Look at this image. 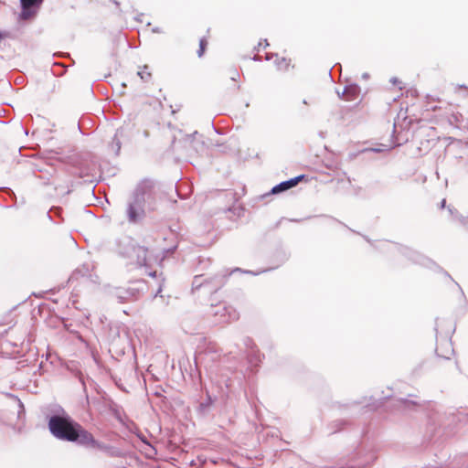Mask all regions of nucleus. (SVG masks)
<instances>
[{
  "instance_id": "obj_1",
  "label": "nucleus",
  "mask_w": 468,
  "mask_h": 468,
  "mask_svg": "<svg viewBox=\"0 0 468 468\" xmlns=\"http://www.w3.org/2000/svg\"><path fill=\"white\" fill-rule=\"evenodd\" d=\"M154 195L153 185L149 182H142L136 187L133 201L128 205L126 214L130 223H137L144 216V205L154 203Z\"/></svg>"
},
{
  "instance_id": "obj_2",
  "label": "nucleus",
  "mask_w": 468,
  "mask_h": 468,
  "mask_svg": "<svg viewBox=\"0 0 468 468\" xmlns=\"http://www.w3.org/2000/svg\"><path fill=\"white\" fill-rule=\"evenodd\" d=\"M78 428H80V423L69 417L55 415L48 420V429L51 434L62 441H76Z\"/></svg>"
},
{
  "instance_id": "obj_3",
  "label": "nucleus",
  "mask_w": 468,
  "mask_h": 468,
  "mask_svg": "<svg viewBox=\"0 0 468 468\" xmlns=\"http://www.w3.org/2000/svg\"><path fill=\"white\" fill-rule=\"evenodd\" d=\"M76 441H79L80 444L88 447L101 448L100 443L94 439L93 435L85 430L80 424V428L77 430Z\"/></svg>"
},
{
  "instance_id": "obj_4",
  "label": "nucleus",
  "mask_w": 468,
  "mask_h": 468,
  "mask_svg": "<svg viewBox=\"0 0 468 468\" xmlns=\"http://www.w3.org/2000/svg\"><path fill=\"white\" fill-rule=\"evenodd\" d=\"M133 253L136 257L137 263L141 266H146L149 263V250L144 246H135Z\"/></svg>"
},
{
  "instance_id": "obj_5",
  "label": "nucleus",
  "mask_w": 468,
  "mask_h": 468,
  "mask_svg": "<svg viewBox=\"0 0 468 468\" xmlns=\"http://www.w3.org/2000/svg\"><path fill=\"white\" fill-rule=\"evenodd\" d=\"M304 178L303 175L298 176L290 180L280 183L272 188V193H280L285 190H288L293 186H295L299 182H301Z\"/></svg>"
},
{
  "instance_id": "obj_6",
  "label": "nucleus",
  "mask_w": 468,
  "mask_h": 468,
  "mask_svg": "<svg viewBox=\"0 0 468 468\" xmlns=\"http://www.w3.org/2000/svg\"><path fill=\"white\" fill-rule=\"evenodd\" d=\"M359 93H360L359 86L356 84H351V85L345 87V89L343 90L342 98H343V100H345L346 101H352L358 98Z\"/></svg>"
},
{
  "instance_id": "obj_7",
  "label": "nucleus",
  "mask_w": 468,
  "mask_h": 468,
  "mask_svg": "<svg viewBox=\"0 0 468 468\" xmlns=\"http://www.w3.org/2000/svg\"><path fill=\"white\" fill-rule=\"evenodd\" d=\"M273 63L276 67V69L280 72H287L291 68H293L290 58L285 57H279L278 55L274 56Z\"/></svg>"
},
{
  "instance_id": "obj_8",
  "label": "nucleus",
  "mask_w": 468,
  "mask_h": 468,
  "mask_svg": "<svg viewBox=\"0 0 468 468\" xmlns=\"http://www.w3.org/2000/svg\"><path fill=\"white\" fill-rule=\"evenodd\" d=\"M43 2V0H21V5L23 7L22 17L28 18V9L34 5H38Z\"/></svg>"
},
{
  "instance_id": "obj_9",
  "label": "nucleus",
  "mask_w": 468,
  "mask_h": 468,
  "mask_svg": "<svg viewBox=\"0 0 468 468\" xmlns=\"http://www.w3.org/2000/svg\"><path fill=\"white\" fill-rule=\"evenodd\" d=\"M138 75L141 77L142 80L147 81L151 79L152 73L149 70L148 66H144L139 71Z\"/></svg>"
},
{
  "instance_id": "obj_10",
  "label": "nucleus",
  "mask_w": 468,
  "mask_h": 468,
  "mask_svg": "<svg viewBox=\"0 0 468 468\" xmlns=\"http://www.w3.org/2000/svg\"><path fill=\"white\" fill-rule=\"evenodd\" d=\"M207 45H208V41H207V39L206 37H203V38L200 39V41H199V48L197 50V56L198 57H202L203 56V54L206 51V48H207Z\"/></svg>"
},
{
  "instance_id": "obj_11",
  "label": "nucleus",
  "mask_w": 468,
  "mask_h": 468,
  "mask_svg": "<svg viewBox=\"0 0 468 468\" xmlns=\"http://www.w3.org/2000/svg\"><path fill=\"white\" fill-rule=\"evenodd\" d=\"M393 85L399 86V90H402L404 88L403 83L401 80H399L398 78H392L390 80Z\"/></svg>"
},
{
  "instance_id": "obj_12",
  "label": "nucleus",
  "mask_w": 468,
  "mask_h": 468,
  "mask_svg": "<svg viewBox=\"0 0 468 468\" xmlns=\"http://www.w3.org/2000/svg\"><path fill=\"white\" fill-rule=\"evenodd\" d=\"M230 318L228 320V322L238 320L239 314L233 310V314L231 315L229 314Z\"/></svg>"
},
{
  "instance_id": "obj_13",
  "label": "nucleus",
  "mask_w": 468,
  "mask_h": 468,
  "mask_svg": "<svg viewBox=\"0 0 468 468\" xmlns=\"http://www.w3.org/2000/svg\"><path fill=\"white\" fill-rule=\"evenodd\" d=\"M238 77H239V73L237 71H234L233 76L231 77L232 80H236V78H238Z\"/></svg>"
},
{
  "instance_id": "obj_14",
  "label": "nucleus",
  "mask_w": 468,
  "mask_h": 468,
  "mask_svg": "<svg viewBox=\"0 0 468 468\" xmlns=\"http://www.w3.org/2000/svg\"><path fill=\"white\" fill-rule=\"evenodd\" d=\"M3 38V35L0 33V40Z\"/></svg>"
}]
</instances>
